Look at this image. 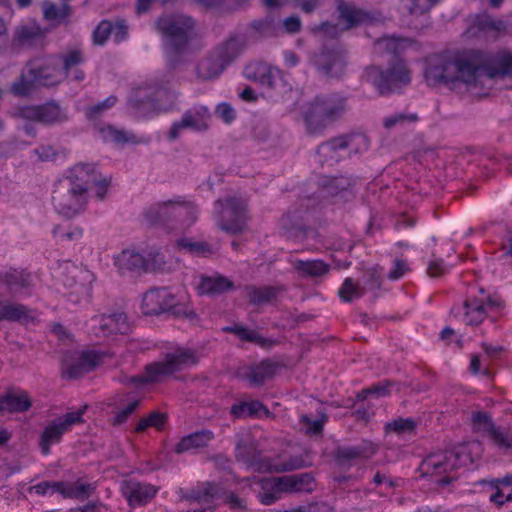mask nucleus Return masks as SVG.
I'll return each instance as SVG.
<instances>
[{
  "instance_id": "3",
  "label": "nucleus",
  "mask_w": 512,
  "mask_h": 512,
  "mask_svg": "<svg viewBox=\"0 0 512 512\" xmlns=\"http://www.w3.org/2000/svg\"><path fill=\"white\" fill-rule=\"evenodd\" d=\"M155 25L161 35L169 65L176 68L193 36L194 20L187 15L170 14L159 17Z\"/></svg>"
},
{
  "instance_id": "17",
  "label": "nucleus",
  "mask_w": 512,
  "mask_h": 512,
  "mask_svg": "<svg viewBox=\"0 0 512 512\" xmlns=\"http://www.w3.org/2000/svg\"><path fill=\"white\" fill-rule=\"evenodd\" d=\"M88 325L91 332L97 337L125 334L129 331L127 316L123 312L94 315Z\"/></svg>"
},
{
  "instance_id": "47",
  "label": "nucleus",
  "mask_w": 512,
  "mask_h": 512,
  "mask_svg": "<svg viewBox=\"0 0 512 512\" xmlns=\"http://www.w3.org/2000/svg\"><path fill=\"white\" fill-rule=\"evenodd\" d=\"M338 12L339 25H342L345 30L358 25L363 20L361 11L347 4H340L338 6Z\"/></svg>"
},
{
  "instance_id": "40",
  "label": "nucleus",
  "mask_w": 512,
  "mask_h": 512,
  "mask_svg": "<svg viewBox=\"0 0 512 512\" xmlns=\"http://www.w3.org/2000/svg\"><path fill=\"white\" fill-rule=\"evenodd\" d=\"M342 148L348 155L360 154L368 150L370 140L362 132H354L339 136Z\"/></svg>"
},
{
  "instance_id": "30",
  "label": "nucleus",
  "mask_w": 512,
  "mask_h": 512,
  "mask_svg": "<svg viewBox=\"0 0 512 512\" xmlns=\"http://www.w3.org/2000/svg\"><path fill=\"white\" fill-rule=\"evenodd\" d=\"M274 485L278 490H285V492L311 491L313 478L308 473L283 476L277 478Z\"/></svg>"
},
{
  "instance_id": "50",
  "label": "nucleus",
  "mask_w": 512,
  "mask_h": 512,
  "mask_svg": "<svg viewBox=\"0 0 512 512\" xmlns=\"http://www.w3.org/2000/svg\"><path fill=\"white\" fill-rule=\"evenodd\" d=\"M176 245L180 249H182L192 255H195V256H204L205 257L214 252L213 248L209 244H207L205 242H200V241H193L190 238L178 239L176 242Z\"/></svg>"
},
{
  "instance_id": "52",
  "label": "nucleus",
  "mask_w": 512,
  "mask_h": 512,
  "mask_svg": "<svg viewBox=\"0 0 512 512\" xmlns=\"http://www.w3.org/2000/svg\"><path fill=\"white\" fill-rule=\"evenodd\" d=\"M59 63L61 62L62 70L65 73V78L69 76L73 68L78 67L85 60L83 53L78 49L69 50L63 53L58 58Z\"/></svg>"
},
{
  "instance_id": "41",
  "label": "nucleus",
  "mask_w": 512,
  "mask_h": 512,
  "mask_svg": "<svg viewBox=\"0 0 512 512\" xmlns=\"http://www.w3.org/2000/svg\"><path fill=\"white\" fill-rule=\"evenodd\" d=\"M343 152L344 149L342 148L340 138L335 137L319 145L316 153L322 164H333L340 160L343 156Z\"/></svg>"
},
{
  "instance_id": "21",
  "label": "nucleus",
  "mask_w": 512,
  "mask_h": 512,
  "mask_svg": "<svg viewBox=\"0 0 512 512\" xmlns=\"http://www.w3.org/2000/svg\"><path fill=\"white\" fill-rule=\"evenodd\" d=\"M37 320L38 314L35 310L20 303L0 300V321L19 322L27 325Z\"/></svg>"
},
{
  "instance_id": "49",
  "label": "nucleus",
  "mask_w": 512,
  "mask_h": 512,
  "mask_svg": "<svg viewBox=\"0 0 512 512\" xmlns=\"http://www.w3.org/2000/svg\"><path fill=\"white\" fill-rule=\"evenodd\" d=\"M327 421V416L323 413L319 414L316 419L311 418L307 414H303L299 419V429L307 435H319L323 431L324 423Z\"/></svg>"
},
{
  "instance_id": "26",
  "label": "nucleus",
  "mask_w": 512,
  "mask_h": 512,
  "mask_svg": "<svg viewBox=\"0 0 512 512\" xmlns=\"http://www.w3.org/2000/svg\"><path fill=\"white\" fill-rule=\"evenodd\" d=\"M179 495L186 501L208 504L214 499L221 498L222 490L217 484L206 482L189 491L180 489Z\"/></svg>"
},
{
  "instance_id": "27",
  "label": "nucleus",
  "mask_w": 512,
  "mask_h": 512,
  "mask_svg": "<svg viewBox=\"0 0 512 512\" xmlns=\"http://www.w3.org/2000/svg\"><path fill=\"white\" fill-rule=\"evenodd\" d=\"M291 265L302 278H322L330 272V265L321 259H295Z\"/></svg>"
},
{
  "instance_id": "24",
  "label": "nucleus",
  "mask_w": 512,
  "mask_h": 512,
  "mask_svg": "<svg viewBox=\"0 0 512 512\" xmlns=\"http://www.w3.org/2000/svg\"><path fill=\"white\" fill-rule=\"evenodd\" d=\"M280 364L270 359H265L256 365L244 368L242 376L250 384L259 386L271 380L279 371Z\"/></svg>"
},
{
  "instance_id": "51",
  "label": "nucleus",
  "mask_w": 512,
  "mask_h": 512,
  "mask_svg": "<svg viewBox=\"0 0 512 512\" xmlns=\"http://www.w3.org/2000/svg\"><path fill=\"white\" fill-rule=\"evenodd\" d=\"M71 14V7L64 3L61 6L45 1L43 3V15L48 21H54L60 23L67 19Z\"/></svg>"
},
{
  "instance_id": "37",
  "label": "nucleus",
  "mask_w": 512,
  "mask_h": 512,
  "mask_svg": "<svg viewBox=\"0 0 512 512\" xmlns=\"http://www.w3.org/2000/svg\"><path fill=\"white\" fill-rule=\"evenodd\" d=\"M214 438V434L210 430H201L183 437L175 446V452L178 454L199 449L208 445Z\"/></svg>"
},
{
  "instance_id": "25",
  "label": "nucleus",
  "mask_w": 512,
  "mask_h": 512,
  "mask_svg": "<svg viewBox=\"0 0 512 512\" xmlns=\"http://www.w3.org/2000/svg\"><path fill=\"white\" fill-rule=\"evenodd\" d=\"M176 197L168 201L154 203L145 212V219L152 225L165 224L176 217Z\"/></svg>"
},
{
  "instance_id": "48",
  "label": "nucleus",
  "mask_w": 512,
  "mask_h": 512,
  "mask_svg": "<svg viewBox=\"0 0 512 512\" xmlns=\"http://www.w3.org/2000/svg\"><path fill=\"white\" fill-rule=\"evenodd\" d=\"M267 413L265 406L257 400L250 402H239L231 407V414L236 418H245L259 415L261 412Z\"/></svg>"
},
{
  "instance_id": "39",
  "label": "nucleus",
  "mask_w": 512,
  "mask_h": 512,
  "mask_svg": "<svg viewBox=\"0 0 512 512\" xmlns=\"http://www.w3.org/2000/svg\"><path fill=\"white\" fill-rule=\"evenodd\" d=\"M245 45L244 37H231L216 50V54L227 67L243 52Z\"/></svg>"
},
{
  "instance_id": "42",
  "label": "nucleus",
  "mask_w": 512,
  "mask_h": 512,
  "mask_svg": "<svg viewBox=\"0 0 512 512\" xmlns=\"http://www.w3.org/2000/svg\"><path fill=\"white\" fill-rule=\"evenodd\" d=\"M32 403L26 392L8 393L0 397V410L9 412H24L31 407Z\"/></svg>"
},
{
  "instance_id": "58",
  "label": "nucleus",
  "mask_w": 512,
  "mask_h": 512,
  "mask_svg": "<svg viewBox=\"0 0 512 512\" xmlns=\"http://www.w3.org/2000/svg\"><path fill=\"white\" fill-rule=\"evenodd\" d=\"M339 296L345 302H351L354 299L360 298L364 289L354 282L351 278H346L339 289Z\"/></svg>"
},
{
  "instance_id": "16",
  "label": "nucleus",
  "mask_w": 512,
  "mask_h": 512,
  "mask_svg": "<svg viewBox=\"0 0 512 512\" xmlns=\"http://www.w3.org/2000/svg\"><path fill=\"white\" fill-rule=\"evenodd\" d=\"M28 69L37 85L52 86L65 79V73L60 70L57 57L31 61L28 64Z\"/></svg>"
},
{
  "instance_id": "32",
  "label": "nucleus",
  "mask_w": 512,
  "mask_h": 512,
  "mask_svg": "<svg viewBox=\"0 0 512 512\" xmlns=\"http://www.w3.org/2000/svg\"><path fill=\"white\" fill-rule=\"evenodd\" d=\"M176 217L173 221L179 223L183 227L193 225L199 216V208L196 203L184 196L176 197Z\"/></svg>"
},
{
  "instance_id": "18",
  "label": "nucleus",
  "mask_w": 512,
  "mask_h": 512,
  "mask_svg": "<svg viewBox=\"0 0 512 512\" xmlns=\"http://www.w3.org/2000/svg\"><path fill=\"white\" fill-rule=\"evenodd\" d=\"M472 424L475 430L485 433L500 449L512 448V434L502 427L495 426L486 412H473Z\"/></svg>"
},
{
  "instance_id": "34",
  "label": "nucleus",
  "mask_w": 512,
  "mask_h": 512,
  "mask_svg": "<svg viewBox=\"0 0 512 512\" xmlns=\"http://www.w3.org/2000/svg\"><path fill=\"white\" fill-rule=\"evenodd\" d=\"M416 43L408 38L383 37L375 41L374 50L378 54L398 55L408 48H416Z\"/></svg>"
},
{
  "instance_id": "45",
  "label": "nucleus",
  "mask_w": 512,
  "mask_h": 512,
  "mask_svg": "<svg viewBox=\"0 0 512 512\" xmlns=\"http://www.w3.org/2000/svg\"><path fill=\"white\" fill-rule=\"evenodd\" d=\"M275 73H277V70H273L265 64H251L245 68V75L248 79L269 87L274 86L273 77Z\"/></svg>"
},
{
  "instance_id": "53",
  "label": "nucleus",
  "mask_w": 512,
  "mask_h": 512,
  "mask_svg": "<svg viewBox=\"0 0 512 512\" xmlns=\"http://www.w3.org/2000/svg\"><path fill=\"white\" fill-rule=\"evenodd\" d=\"M35 86H37V84L32 79L31 74H29V69L27 68V71L22 73L19 79L12 83L11 92L15 96L26 97L32 93Z\"/></svg>"
},
{
  "instance_id": "59",
  "label": "nucleus",
  "mask_w": 512,
  "mask_h": 512,
  "mask_svg": "<svg viewBox=\"0 0 512 512\" xmlns=\"http://www.w3.org/2000/svg\"><path fill=\"white\" fill-rule=\"evenodd\" d=\"M416 422L412 418L398 417L385 424L386 432H392L396 434H406L414 431Z\"/></svg>"
},
{
  "instance_id": "54",
  "label": "nucleus",
  "mask_w": 512,
  "mask_h": 512,
  "mask_svg": "<svg viewBox=\"0 0 512 512\" xmlns=\"http://www.w3.org/2000/svg\"><path fill=\"white\" fill-rule=\"evenodd\" d=\"M418 120L416 113L398 112L383 119V126L391 130L396 127H405L407 124L415 123Z\"/></svg>"
},
{
  "instance_id": "9",
  "label": "nucleus",
  "mask_w": 512,
  "mask_h": 512,
  "mask_svg": "<svg viewBox=\"0 0 512 512\" xmlns=\"http://www.w3.org/2000/svg\"><path fill=\"white\" fill-rule=\"evenodd\" d=\"M235 456L237 461L255 471L285 472L306 466V461L300 456L291 457L288 462L278 464L263 463L255 442L249 435H242L238 438Z\"/></svg>"
},
{
  "instance_id": "64",
  "label": "nucleus",
  "mask_w": 512,
  "mask_h": 512,
  "mask_svg": "<svg viewBox=\"0 0 512 512\" xmlns=\"http://www.w3.org/2000/svg\"><path fill=\"white\" fill-rule=\"evenodd\" d=\"M139 405V400L133 399L127 403L126 406L119 409V411L116 413L113 424L114 425H120L127 421L128 417L136 410V408Z\"/></svg>"
},
{
  "instance_id": "28",
  "label": "nucleus",
  "mask_w": 512,
  "mask_h": 512,
  "mask_svg": "<svg viewBox=\"0 0 512 512\" xmlns=\"http://www.w3.org/2000/svg\"><path fill=\"white\" fill-rule=\"evenodd\" d=\"M283 292L280 286H247L245 296L255 306L271 304Z\"/></svg>"
},
{
  "instance_id": "29",
  "label": "nucleus",
  "mask_w": 512,
  "mask_h": 512,
  "mask_svg": "<svg viewBox=\"0 0 512 512\" xmlns=\"http://www.w3.org/2000/svg\"><path fill=\"white\" fill-rule=\"evenodd\" d=\"M233 288V282L220 274L201 276L197 286L198 292L201 295H217L232 290Z\"/></svg>"
},
{
  "instance_id": "46",
  "label": "nucleus",
  "mask_w": 512,
  "mask_h": 512,
  "mask_svg": "<svg viewBox=\"0 0 512 512\" xmlns=\"http://www.w3.org/2000/svg\"><path fill=\"white\" fill-rule=\"evenodd\" d=\"M42 38L41 30L36 26H21L15 31L13 44L19 47L31 46Z\"/></svg>"
},
{
  "instance_id": "13",
  "label": "nucleus",
  "mask_w": 512,
  "mask_h": 512,
  "mask_svg": "<svg viewBox=\"0 0 512 512\" xmlns=\"http://www.w3.org/2000/svg\"><path fill=\"white\" fill-rule=\"evenodd\" d=\"M86 409L87 405H84L79 410L68 412L48 423L40 437V447L44 455L49 454L50 446L58 443L73 425L83 422L82 416Z\"/></svg>"
},
{
  "instance_id": "19",
  "label": "nucleus",
  "mask_w": 512,
  "mask_h": 512,
  "mask_svg": "<svg viewBox=\"0 0 512 512\" xmlns=\"http://www.w3.org/2000/svg\"><path fill=\"white\" fill-rule=\"evenodd\" d=\"M279 224L285 236L296 241L316 236V232L304 224V214L297 209L288 211L281 217Z\"/></svg>"
},
{
  "instance_id": "43",
  "label": "nucleus",
  "mask_w": 512,
  "mask_h": 512,
  "mask_svg": "<svg viewBox=\"0 0 512 512\" xmlns=\"http://www.w3.org/2000/svg\"><path fill=\"white\" fill-rule=\"evenodd\" d=\"M57 486L59 487V493L65 498L86 499L95 491L93 484L80 480L73 483L60 482Z\"/></svg>"
},
{
  "instance_id": "10",
  "label": "nucleus",
  "mask_w": 512,
  "mask_h": 512,
  "mask_svg": "<svg viewBox=\"0 0 512 512\" xmlns=\"http://www.w3.org/2000/svg\"><path fill=\"white\" fill-rule=\"evenodd\" d=\"M364 77L381 95L396 92L411 82L410 69L403 60H397L385 71L369 67L365 70Z\"/></svg>"
},
{
  "instance_id": "12",
  "label": "nucleus",
  "mask_w": 512,
  "mask_h": 512,
  "mask_svg": "<svg viewBox=\"0 0 512 512\" xmlns=\"http://www.w3.org/2000/svg\"><path fill=\"white\" fill-rule=\"evenodd\" d=\"M61 281L69 290L67 298L72 303L88 300L91 296L93 275L90 271L73 264L64 267Z\"/></svg>"
},
{
  "instance_id": "61",
  "label": "nucleus",
  "mask_w": 512,
  "mask_h": 512,
  "mask_svg": "<svg viewBox=\"0 0 512 512\" xmlns=\"http://www.w3.org/2000/svg\"><path fill=\"white\" fill-rule=\"evenodd\" d=\"M113 23L109 20L101 21L93 32V43L95 45H103L110 35H112Z\"/></svg>"
},
{
  "instance_id": "5",
  "label": "nucleus",
  "mask_w": 512,
  "mask_h": 512,
  "mask_svg": "<svg viewBox=\"0 0 512 512\" xmlns=\"http://www.w3.org/2000/svg\"><path fill=\"white\" fill-rule=\"evenodd\" d=\"M8 115L14 120L25 122L23 130L31 137L37 135V129L33 125L35 122L54 126L68 120L67 110L55 101L39 105H16L8 112Z\"/></svg>"
},
{
  "instance_id": "8",
  "label": "nucleus",
  "mask_w": 512,
  "mask_h": 512,
  "mask_svg": "<svg viewBox=\"0 0 512 512\" xmlns=\"http://www.w3.org/2000/svg\"><path fill=\"white\" fill-rule=\"evenodd\" d=\"M142 309L146 315L169 312L176 317H196L185 296L177 297L166 288H154L146 292L142 299Z\"/></svg>"
},
{
  "instance_id": "23",
  "label": "nucleus",
  "mask_w": 512,
  "mask_h": 512,
  "mask_svg": "<svg viewBox=\"0 0 512 512\" xmlns=\"http://www.w3.org/2000/svg\"><path fill=\"white\" fill-rule=\"evenodd\" d=\"M319 70L329 77H340L346 67V57L342 50H327L316 56Z\"/></svg>"
},
{
  "instance_id": "11",
  "label": "nucleus",
  "mask_w": 512,
  "mask_h": 512,
  "mask_svg": "<svg viewBox=\"0 0 512 512\" xmlns=\"http://www.w3.org/2000/svg\"><path fill=\"white\" fill-rule=\"evenodd\" d=\"M217 224L225 232L236 234L241 232L246 225L245 202L236 197H227L215 203Z\"/></svg>"
},
{
  "instance_id": "20",
  "label": "nucleus",
  "mask_w": 512,
  "mask_h": 512,
  "mask_svg": "<svg viewBox=\"0 0 512 512\" xmlns=\"http://www.w3.org/2000/svg\"><path fill=\"white\" fill-rule=\"evenodd\" d=\"M159 488L150 483L126 480L121 484V491L131 506H142L151 501Z\"/></svg>"
},
{
  "instance_id": "44",
  "label": "nucleus",
  "mask_w": 512,
  "mask_h": 512,
  "mask_svg": "<svg viewBox=\"0 0 512 512\" xmlns=\"http://www.w3.org/2000/svg\"><path fill=\"white\" fill-rule=\"evenodd\" d=\"M99 137L105 142L125 144L135 142V135L124 130L117 129L110 124H101L96 127Z\"/></svg>"
},
{
  "instance_id": "22",
  "label": "nucleus",
  "mask_w": 512,
  "mask_h": 512,
  "mask_svg": "<svg viewBox=\"0 0 512 512\" xmlns=\"http://www.w3.org/2000/svg\"><path fill=\"white\" fill-rule=\"evenodd\" d=\"M30 275L22 271L11 270L0 274V290L7 291L11 297L29 295Z\"/></svg>"
},
{
  "instance_id": "63",
  "label": "nucleus",
  "mask_w": 512,
  "mask_h": 512,
  "mask_svg": "<svg viewBox=\"0 0 512 512\" xmlns=\"http://www.w3.org/2000/svg\"><path fill=\"white\" fill-rule=\"evenodd\" d=\"M352 181L350 178L345 176L334 177L331 179L326 188L331 195L338 194L341 191L347 190L351 187Z\"/></svg>"
},
{
  "instance_id": "36",
  "label": "nucleus",
  "mask_w": 512,
  "mask_h": 512,
  "mask_svg": "<svg viewBox=\"0 0 512 512\" xmlns=\"http://www.w3.org/2000/svg\"><path fill=\"white\" fill-rule=\"evenodd\" d=\"M147 102L156 110H168L177 98V93L166 87L147 89Z\"/></svg>"
},
{
  "instance_id": "57",
  "label": "nucleus",
  "mask_w": 512,
  "mask_h": 512,
  "mask_svg": "<svg viewBox=\"0 0 512 512\" xmlns=\"http://www.w3.org/2000/svg\"><path fill=\"white\" fill-rule=\"evenodd\" d=\"M117 97L114 95H110L104 101H101L97 104L88 106L85 109V115L89 120H96L101 117L105 112L110 110L117 103Z\"/></svg>"
},
{
  "instance_id": "6",
  "label": "nucleus",
  "mask_w": 512,
  "mask_h": 512,
  "mask_svg": "<svg viewBox=\"0 0 512 512\" xmlns=\"http://www.w3.org/2000/svg\"><path fill=\"white\" fill-rule=\"evenodd\" d=\"M468 460L466 447H460L456 451L429 455L422 461L419 470L423 476L433 477L437 485L446 486L457 478L456 470L465 466Z\"/></svg>"
},
{
  "instance_id": "60",
  "label": "nucleus",
  "mask_w": 512,
  "mask_h": 512,
  "mask_svg": "<svg viewBox=\"0 0 512 512\" xmlns=\"http://www.w3.org/2000/svg\"><path fill=\"white\" fill-rule=\"evenodd\" d=\"M82 229L79 227H69L68 230H64L60 225H56L52 230V235L57 241H76L82 236Z\"/></svg>"
},
{
  "instance_id": "31",
  "label": "nucleus",
  "mask_w": 512,
  "mask_h": 512,
  "mask_svg": "<svg viewBox=\"0 0 512 512\" xmlns=\"http://www.w3.org/2000/svg\"><path fill=\"white\" fill-rule=\"evenodd\" d=\"M114 264L121 272H138L146 268L144 257L133 249H124L115 255Z\"/></svg>"
},
{
  "instance_id": "55",
  "label": "nucleus",
  "mask_w": 512,
  "mask_h": 512,
  "mask_svg": "<svg viewBox=\"0 0 512 512\" xmlns=\"http://www.w3.org/2000/svg\"><path fill=\"white\" fill-rule=\"evenodd\" d=\"M223 330L235 334L243 341L252 342L260 346H265L267 343V340L260 336L255 330L248 329L244 326H229L225 327Z\"/></svg>"
},
{
  "instance_id": "1",
  "label": "nucleus",
  "mask_w": 512,
  "mask_h": 512,
  "mask_svg": "<svg viewBox=\"0 0 512 512\" xmlns=\"http://www.w3.org/2000/svg\"><path fill=\"white\" fill-rule=\"evenodd\" d=\"M424 76L431 86L462 83L476 92L478 87L490 88L495 78L512 76V55L502 52L488 56L475 50L435 55L428 59Z\"/></svg>"
},
{
  "instance_id": "7",
  "label": "nucleus",
  "mask_w": 512,
  "mask_h": 512,
  "mask_svg": "<svg viewBox=\"0 0 512 512\" xmlns=\"http://www.w3.org/2000/svg\"><path fill=\"white\" fill-rule=\"evenodd\" d=\"M197 357L193 351L177 349L168 354L163 361L147 365L142 375L126 378L127 383L140 386L144 383L159 382L162 378L173 374L187 366L194 365Z\"/></svg>"
},
{
  "instance_id": "15",
  "label": "nucleus",
  "mask_w": 512,
  "mask_h": 512,
  "mask_svg": "<svg viewBox=\"0 0 512 512\" xmlns=\"http://www.w3.org/2000/svg\"><path fill=\"white\" fill-rule=\"evenodd\" d=\"M209 119L210 112L206 106H194L188 109L179 121L172 124L168 132V137L170 140H176L185 129H190L196 132L206 131L208 129Z\"/></svg>"
},
{
  "instance_id": "33",
  "label": "nucleus",
  "mask_w": 512,
  "mask_h": 512,
  "mask_svg": "<svg viewBox=\"0 0 512 512\" xmlns=\"http://www.w3.org/2000/svg\"><path fill=\"white\" fill-rule=\"evenodd\" d=\"M463 321L466 325H479L487 316L484 298L471 296L463 303Z\"/></svg>"
},
{
  "instance_id": "2",
  "label": "nucleus",
  "mask_w": 512,
  "mask_h": 512,
  "mask_svg": "<svg viewBox=\"0 0 512 512\" xmlns=\"http://www.w3.org/2000/svg\"><path fill=\"white\" fill-rule=\"evenodd\" d=\"M94 181L93 165L78 164L71 168L54 191L52 200L56 211L65 217H73L81 212L87 203L88 189Z\"/></svg>"
},
{
  "instance_id": "14",
  "label": "nucleus",
  "mask_w": 512,
  "mask_h": 512,
  "mask_svg": "<svg viewBox=\"0 0 512 512\" xmlns=\"http://www.w3.org/2000/svg\"><path fill=\"white\" fill-rule=\"evenodd\" d=\"M101 356L92 351H75L65 355L62 363L63 376L76 379L99 365Z\"/></svg>"
},
{
  "instance_id": "56",
  "label": "nucleus",
  "mask_w": 512,
  "mask_h": 512,
  "mask_svg": "<svg viewBox=\"0 0 512 512\" xmlns=\"http://www.w3.org/2000/svg\"><path fill=\"white\" fill-rule=\"evenodd\" d=\"M276 480L277 478H264L260 481L262 488L266 490L264 493L259 495V499L262 504L271 505L275 503L280 498V494L285 492V490H278L276 488L274 485Z\"/></svg>"
},
{
  "instance_id": "4",
  "label": "nucleus",
  "mask_w": 512,
  "mask_h": 512,
  "mask_svg": "<svg viewBox=\"0 0 512 512\" xmlns=\"http://www.w3.org/2000/svg\"><path fill=\"white\" fill-rule=\"evenodd\" d=\"M347 99L338 93L320 95L307 103L302 115L309 135H319L327 123L342 117L348 110Z\"/></svg>"
},
{
  "instance_id": "35",
  "label": "nucleus",
  "mask_w": 512,
  "mask_h": 512,
  "mask_svg": "<svg viewBox=\"0 0 512 512\" xmlns=\"http://www.w3.org/2000/svg\"><path fill=\"white\" fill-rule=\"evenodd\" d=\"M375 452L376 446L373 443L363 442L358 446L338 448L336 451V459L340 464H347L358 458H368Z\"/></svg>"
},
{
  "instance_id": "38",
  "label": "nucleus",
  "mask_w": 512,
  "mask_h": 512,
  "mask_svg": "<svg viewBox=\"0 0 512 512\" xmlns=\"http://www.w3.org/2000/svg\"><path fill=\"white\" fill-rule=\"evenodd\" d=\"M226 68L225 64L215 53L201 60L196 67V74L200 80H211L219 76Z\"/></svg>"
},
{
  "instance_id": "62",
  "label": "nucleus",
  "mask_w": 512,
  "mask_h": 512,
  "mask_svg": "<svg viewBox=\"0 0 512 512\" xmlns=\"http://www.w3.org/2000/svg\"><path fill=\"white\" fill-rule=\"evenodd\" d=\"M391 386L390 382H386L384 384L373 385L368 389L362 390L357 394V399L360 401L365 400L369 395H374L376 397H383L389 394V387Z\"/></svg>"
}]
</instances>
